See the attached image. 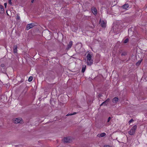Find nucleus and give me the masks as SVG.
<instances>
[{
  "label": "nucleus",
  "instance_id": "dca6fc26",
  "mask_svg": "<svg viewBox=\"0 0 147 147\" xmlns=\"http://www.w3.org/2000/svg\"><path fill=\"white\" fill-rule=\"evenodd\" d=\"M141 61H142L141 60V61L140 60V61H138V62H137L136 63V65L137 66L139 65L140 64L141 62Z\"/></svg>",
  "mask_w": 147,
  "mask_h": 147
},
{
  "label": "nucleus",
  "instance_id": "b1692460",
  "mask_svg": "<svg viewBox=\"0 0 147 147\" xmlns=\"http://www.w3.org/2000/svg\"><path fill=\"white\" fill-rule=\"evenodd\" d=\"M4 5L5 6V7L6 8V6H7V3H4Z\"/></svg>",
  "mask_w": 147,
  "mask_h": 147
},
{
  "label": "nucleus",
  "instance_id": "9b49d317",
  "mask_svg": "<svg viewBox=\"0 0 147 147\" xmlns=\"http://www.w3.org/2000/svg\"><path fill=\"white\" fill-rule=\"evenodd\" d=\"M4 12V9L3 6L0 5V13H3Z\"/></svg>",
  "mask_w": 147,
  "mask_h": 147
},
{
  "label": "nucleus",
  "instance_id": "0eeeda50",
  "mask_svg": "<svg viewBox=\"0 0 147 147\" xmlns=\"http://www.w3.org/2000/svg\"><path fill=\"white\" fill-rule=\"evenodd\" d=\"M34 26V24H28L26 28L27 30H29L33 27Z\"/></svg>",
  "mask_w": 147,
  "mask_h": 147
},
{
  "label": "nucleus",
  "instance_id": "bb28decb",
  "mask_svg": "<svg viewBox=\"0 0 147 147\" xmlns=\"http://www.w3.org/2000/svg\"><path fill=\"white\" fill-rule=\"evenodd\" d=\"M109 125V124H108L107 125Z\"/></svg>",
  "mask_w": 147,
  "mask_h": 147
},
{
  "label": "nucleus",
  "instance_id": "7ed1b4c3",
  "mask_svg": "<svg viewBox=\"0 0 147 147\" xmlns=\"http://www.w3.org/2000/svg\"><path fill=\"white\" fill-rule=\"evenodd\" d=\"M13 122L16 124L22 123H23V121L21 118H15L13 119Z\"/></svg>",
  "mask_w": 147,
  "mask_h": 147
},
{
  "label": "nucleus",
  "instance_id": "9d476101",
  "mask_svg": "<svg viewBox=\"0 0 147 147\" xmlns=\"http://www.w3.org/2000/svg\"><path fill=\"white\" fill-rule=\"evenodd\" d=\"M72 45V41H70L69 44L67 46V49H70Z\"/></svg>",
  "mask_w": 147,
  "mask_h": 147
},
{
  "label": "nucleus",
  "instance_id": "1a4fd4ad",
  "mask_svg": "<svg viewBox=\"0 0 147 147\" xmlns=\"http://www.w3.org/2000/svg\"><path fill=\"white\" fill-rule=\"evenodd\" d=\"M106 135L105 133L103 132L101 134H98L97 135V136L98 137H102L105 136Z\"/></svg>",
  "mask_w": 147,
  "mask_h": 147
},
{
  "label": "nucleus",
  "instance_id": "f03ea898",
  "mask_svg": "<svg viewBox=\"0 0 147 147\" xmlns=\"http://www.w3.org/2000/svg\"><path fill=\"white\" fill-rule=\"evenodd\" d=\"M137 128V126L135 125L132 128L128 131V134L131 135H134L135 132Z\"/></svg>",
  "mask_w": 147,
  "mask_h": 147
},
{
  "label": "nucleus",
  "instance_id": "5701e85b",
  "mask_svg": "<svg viewBox=\"0 0 147 147\" xmlns=\"http://www.w3.org/2000/svg\"><path fill=\"white\" fill-rule=\"evenodd\" d=\"M134 121V120L133 119H131L129 121V123H131L132 122Z\"/></svg>",
  "mask_w": 147,
  "mask_h": 147
},
{
  "label": "nucleus",
  "instance_id": "a211bd4d",
  "mask_svg": "<svg viewBox=\"0 0 147 147\" xmlns=\"http://www.w3.org/2000/svg\"><path fill=\"white\" fill-rule=\"evenodd\" d=\"M32 79H33V77L32 76H30L28 80L29 81L31 82L32 80Z\"/></svg>",
  "mask_w": 147,
  "mask_h": 147
},
{
  "label": "nucleus",
  "instance_id": "f8f14e48",
  "mask_svg": "<svg viewBox=\"0 0 147 147\" xmlns=\"http://www.w3.org/2000/svg\"><path fill=\"white\" fill-rule=\"evenodd\" d=\"M17 46L16 45L13 48V52L14 53H17Z\"/></svg>",
  "mask_w": 147,
  "mask_h": 147
},
{
  "label": "nucleus",
  "instance_id": "412c9836",
  "mask_svg": "<svg viewBox=\"0 0 147 147\" xmlns=\"http://www.w3.org/2000/svg\"><path fill=\"white\" fill-rule=\"evenodd\" d=\"M111 117H109L108 118V120H107V122L108 123L109 122L110 119H111Z\"/></svg>",
  "mask_w": 147,
  "mask_h": 147
},
{
  "label": "nucleus",
  "instance_id": "423d86ee",
  "mask_svg": "<svg viewBox=\"0 0 147 147\" xmlns=\"http://www.w3.org/2000/svg\"><path fill=\"white\" fill-rule=\"evenodd\" d=\"M109 101V98L107 99L104 102L101 104L100 106H101L103 105H107L108 104Z\"/></svg>",
  "mask_w": 147,
  "mask_h": 147
},
{
  "label": "nucleus",
  "instance_id": "f257e3e1",
  "mask_svg": "<svg viewBox=\"0 0 147 147\" xmlns=\"http://www.w3.org/2000/svg\"><path fill=\"white\" fill-rule=\"evenodd\" d=\"M92 54L90 53H88L86 56L87 59V63L88 65H90L93 64V60L92 59Z\"/></svg>",
  "mask_w": 147,
  "mask_h": 147
},
{
  "label": "nucleus",
  "instance_id": "20e7f679",
  "mask_svg": "<svg viewBox=\"0 0 147 147\" xmlns=\"http://www.w3.org/2000/svg\"><path fill=\"white\" fill-rule=\"evenodd\" d=\"M63 140L64 142L67 143L70 142L72 140L71 138L68 137L64 138Z\"/></svg>",
  "mask_w": 147,
  "mask_h": 147
},
{
  "label": "nucleus",
  "instance_id": "4be33fe9",
  "mask_svg": "<svg viewBox=\"0 0 147 147\" xmlns=\"http://www.w3.org/2000/svg\"><path fill=\"white\" fill-rule=\"evenodd\" d=\"M8 3L10 4L11 5L12 4L11 0H8Z\"/></svg>",
  "mask_w": 147,
  "mask_h": 147
},
{
  "label": "nucleus",
  "instance_id": "39448f33",
  "mask_svg": "<svg viewBox=\"0 0 147 147\" xmlns=\"http://www.w3.org/2000/svg\"><path fill=\"white\" fill-rule=\"evenodd\" d=\"M100 23L101 26L103 27H105L106 26V23L103 20H101L100 21Z\"/></svg>",
  "mask_w": 147,
  "mask_h": 147
},
{
  "label": "nucleus",
  "instance_id": "6e6552de",
  "mask_svg": "<svg viewBox=\"0 0 147 147\" xmlns=\"http://www.w3.org/2000/svg\"><path fill=\"white\" fill-rule=\"evenodd\" d=\"M92 11L94 15H96L97 14V10L94 7H93L92 8Z\"/></svg>",
  "mask_w": 147,
  "mask_h": 147
},
{
  "label": "nucleus",
  "instance_id": "393cba45",
  "mask_svg": "<svg viewBox=\"0 0 147 147\" xmlns=\"http://www.w3.org/2000/svg\"><path fill=\"white\" fill-rule=\"evenodd\" d=\"M1 66L3 67L4 66V65L3 64H1Z\"/></svg>",
  "mask_w": 147,
  "mask_h": 147
},
{
  "label": "nucleus",
  "instance_id": "2eb2a0df",
  "mask_svg": "<svg viewBox=\"0 0 147 147\" xmlns=\"http://www.w3.org/2000/svg\"><path fill=\"white\" fill-rule=\"evenodd\" d=\"M129 5L128 4H125L122 6V7L124 9H126L128 7Z\"/></svg>",
  "mask_w": 147,
  "mask_h": 147
},
{
  "label": "nucleus",
  "instance_id": "aec40b11",
  "mask_svg": "<svg viewBox=\"0 0 147 147\" xmlns=\"http://www.w3.org/2000/svg\"><path fill=\"white\" fill-rule=\"evenodd\" d=\"M16 19L17 20H20V16L18 15H17V18Z\"/></svg>",
  "mask_w": 147,
  "mask_h": 147
},
{
  "label": "nucleus",
  "instance_id": "a878e982",
  "mask_svg": "<svg viewBox=\"0 0 147 147\" xmlns=\"http://www.w3.org/2000/svg\"><path fill=\"white\" fill-rule=\"evenodd\" d=\"M34 0H32L31 2H32V3H33V2H34Z\"/></svg>",
  "mask_w": 147,
  "mask_h": 147
},
{
  "label": "nucleus",
  "instance_id": "f3484780",
  "mask_svg": "<svg viewBox=\"0 0 147 147\" xmlns=\"http://www.w3.org/2000/svg\"><path fill=\"white\" fill-rule=\"evenodd\" d=\"M129 41V39L128 38H127L126 39L123 41V43L125 44L127 42Z\"/></svg>",
  "mask_w": 147,
  "mask_h": 147
},
{
  "label": "nucleus",
  "instance_id": "ddd939ff",
  "mask_svg": "<svg viewBox=\"0 0 147 147\" xmlns=\"http://www.w3.org/2000/svg\"><path fill=\"white\" fill-rule=\"evenodd\" d=\"M86 66L85 65H83L82 66V72L84 73L86 69Z\"/></svg>",
  "mask_w": 147,
  "mask_h": 147
},
{
  "label": "nucleus",
  "instance_id": "6ab92c4d",
  "mask_svg": "<svg viewBox=\"0 0 147 147\" xmlns=\"http://www.w3.org/2000/svg\"><path fill=\"white\" fill-rule=\"evenodd\" d=\"M76 113H72V114H68L67 115V116H68V115H75V114H76Z\"/></svg>",
  "mask_w": 147,
  "mask_h": 147
},
{
  "label": "nucleus",
  "instance_id": "4468645a",
  "mask_svg": "<svg viewBox=\"0 0 147 147\" xmlns=\"http://www.w3.org/2000/svg\"><path fill=\"white\" fill-rule=\"evenodd\" d=\"M118 98L117 97H115L113 98L112 100V102H116L118 101Z\"/></svg>",
  "mask_w": 147,
  "mask_h": 147
}]
</instances>
